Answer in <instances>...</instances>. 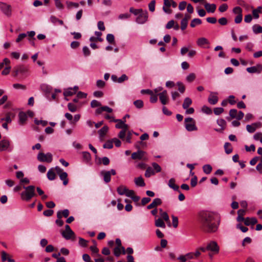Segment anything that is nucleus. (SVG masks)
<instances>
[{"instance_id":"1","label":"nucleus","mask_w":262,"mask_h":262,"mask_svg":"<svg viewBox=\"0 0 262 262\" xmlns=\"http://www.w3.org/2000/svg\"><path fill=\"white\" fill-rule=\"evenodd\" d=\"M221 216L216 212H205L201 215V228L205 232L212 233L217 231Z\"/></svg>"},{"instance_id":"2","label":"nucleus","mask_w":262,"mask_h":262,"mask_svg":"<svg viewBox=\"0 0 262 262\" xmlns=\"http://www.w3.org/2000/svg\"><path fill=\"white\" fill-rule=\"evenodd\" d=\"M132 14L135 16L134 19L138 24H143L147 21L148 15L147 11L142 9H132Z\"/></svg>"},{"instance_id":"3","label":"nucleus","mask_w":262,"mask_h":262,"mask_svg":"<svg viewBox=\"0 0 262 262\" xmlns=\"http://www.w3.org/2000/svg\"><path fill=\"white\" fill-rule=\"evenodd\" d=\"M28 68L24 65H18L13 69L12 76L17 78L19 80L24 79L28 76Z\"/></svg>"},{"instance_id":"4","label":"nucleus","mask_w":262,"mask_h":262,"mask_svg":"<svg viewBox=\"0 0 262 262\" xmlns=\"http://www.w3.org/2000/svg\"><path fill=\"white\" fill-rule=\"evenodd\" d=\"M25 190L20 193L21 199L25 201H29L33 197L36 195L35 190V187L33 185L28 186H23Z\"/></svg>"},{"instance_id":"5","label":"nucleus","mask_w":262,"mask_h":262,"mask_svg":"<svg viewBox=\"0 0 262 262\" xmlns=\"http://www.w3.org/2000/svg\"><path fill=\"white\" fill-rule=\"evenodd\" d=\"M185 128L187 130L192 132L197 130L198 128L195 125V121L192 118L188 117L185 119Z\"/></svg>"},{"instance_id":"6","label":"nucleus","mask_w":262,"mask_h":262,"mask_svg":"<svg viewBox=\"0 0 262 262\" xmlns=\"http://www.w3.org/2000/svg\"><path fill=\"white\" fill-rule=\"evenodd\" d=\"M37 160L41 162L51 163L53 160L52 155L48 152L45 154L42 152H40L37 155Z\"/></svg>"},{"instance_id":"7","label":"nucleus","mask_w":262,"mask_h":262,"mask_svg":"<svg viewBox=\"0 0 262 262\" xmlns=\"http://www.w3.org/2000/svg\"><path fill=\"white\" fill-rule=\"evenodd\" d=\"M55 170L56 173L59 175L60 179L63 181V184L67 185L68 183L69 180L68 179V173L63 171L59 166H56Z\"/></svg>"},{"instance_id":"8","label":"nucleus","mask_w":262,"mask_h":262,"mask_svg":"<svg viewBox=\"0 0 262 262\" xmlns=\"http://www.w3.org/2000/svg\"><path fill=\"white\" fill-rule=\"evenodd\" d=\"M132 159H138L146 161L148 160V158L145 151L138 150L137 152L132 153Z\"/></svg>"},{"instance_id":"9","label":"nucleus","mask_w":262,"mask_h":262,"mask_svg":"<svg viewBox=\"0 0 262 262\" xmlns=\"http://www.w3.org/2000/svg\"><path fill=\"white\" fill-rule=\"evenodd\" d=\"M128 130V128H124L122 129L118 134V137L121 139L123 141H125L127 143H130L131 142V132L130 131H128L127 136L126 137V132Z\"/></svg>"},{"instance_id":"10","label":"nucleus","mask_w":262,"mask_h":262,"mask_svg":"<svg viewBox=\"0 0 262 262\" xmlns=\"http://www.w3.org/2000/svg\"><path fill=\"white\" fill-rule=\"evenodd\" d=\"M100 174L103 177V180L106 183H108L111 181V175H115L116 174L115 169H111L110 171L102 170L101 171Z\"/></svg>"},{"instance_id":"11","label":"nucleus","mask_w":262,"mask_h":262,"mask_svg":"<svg viewBox=\"0 0 262 262\" xmlns=\"http://www.w3.org/2000/svg\"><path fill=\"white\" fill-rule=\"evenodd\" d=\"M117 191L119 195H124L127 197L131 198V190L128 189L124 185L119 186L117 189Z\"/></svg>"},{"instance_id":"12","label":"nucleus","mask_w":262,"mask_h":262,"mask_svg":"<svg viewBox=\"0 0 262 262\" xmlns=\"http://www.w3.org/2000/svg\"><path fill=\"white\" fill-rule=\"evenodd\" d=\"M207 250L211 251L216 254L219 252L220 248L217 243L215 241L210 242L207 246Z\"/></svg>"},{"instance_id":"13","label":"nucleus","mask_w":262,"mask_h":262,"mask_svg":"<svg viewBox=\"0 0 262 262\" xmlns=\"http://www.w3.org/2000/svg\"><path fill=\"white\" fill-rule=\"evenodd\" d=\"M0 10L8 16L11 15V7L9 5L0 2Z\"/></svg>"},{"instance_id":"14","label":"nucleus","mask_w":262,"mask_h":262,"mask_svg":"<svg viewBox=\"0 0 262 262\" xmlns=\"http://www.w3.org/2000/svg\"><path fill=\"white\" fill-rule=\"evenodd\" d=\"M112 121L117 123L115 125V127L117 128H120L122 129L124 128H129V126L125 124V120L123 121L121 119H116L113 118Z\"/></svg>"},{"instance_id":"15","label":"nucleus","mask_w":262,"mask_h":262,"mask_svg":"<svg viewBox=\"0 0 262 262\" xmlns=\"http://www.w3.org/2000/svg\"><path fill=\"white\" fill-rule=\"evenodd\" d=\"M158 95L159 96V99L163 105H165L168 103V97L167 92L166 90H164L159 93Z\"/></svg>"},{"instance_id":"16","label":"nucleus","mask_w":262,"mask_h":262,"mask_svg":"<svg viewBox=\"0 0 262 262\" xmlns=\"http://www.w3.org/2000/svg\"><path fill=\"white\" fill-rule=\"evenodd\" d=\"M246 70L250 73H260L262 71V66L260 64H257L256 66L247 68Z\"/></svg>"},{"instance_id":"17","label":"nucleus","mask_w":262,"mask_h":262,"mask_svg":"<svg viewBox=\"0 0 262 262\" xmlns=\"http://www.w3.org/2000/svg\"><path fill=\"white\" fill-rule=\"evenodd\" d=\"M10 145V141L7 139H3L0 141V151L8 149Z\"/></svg>"},{"instance_id":"18","label":"nucleus","mask_w":262,"mask_h":262,"mask_svg":"<svg viewBox=\"0 0 262 262\" xmlns=\"http://www.w3.org/2000/svg\"><path fill=\"white\" fill-rule=\"evenodd\" d=\"M127 253V250H125L124 247H115L114 249V254L116 257H119L121 254H125Z\"/></svg>"},{"instance_id":"19","label":"nucleus","mask_w":262,"mask_h":262,"mask_svg":"<svg viewBox=\"0 0 262 262\" xmlns=\"http://www.w3.org/2000/svg\"><path fill=\"white\" fill-rule=\"evenodd\" d=\"M208 101L209 103L211 104H215L218 101L217 93H211L209 96Z\"/></svg>"},{"instance_id":"20","label":"nucleus","mask_w":262,"mask_h":262,"mask_svg":"<svg viewBox=\"0 0 262 262\" xmlns=\"http://www.w3.org/2000/svg\"><path fill=\"white\" fill-rule=\"evenodd\" d=\"M61 234L67 240L75 238V234L72 230L70 231L61 232Z\"/></svg>"},{"instance_id":"21","label":"nucleus","mask_w":262,"mask_h":262,"mask_svg":"<svg viewBox=\"0 0 262 262\" xmlns=\"http://www.w3.org/2000/svg\"><path fill=\"white\" fill-rule=\"evenodd\" d=\"M168 186L173 189L175 191L180 192L179 187L178 185L176 184V180L174 178H171L168 183Z\"/></svg>"},{"instance_id":"22","label":"nucleus","mask_w":262,"mask_h":262,"mask_svg":"<svg viewBox=\"0 0 262 262\" xmlns=\"http://www.w3.org/2000/svg\"><path fill=\"white\" fill-rule=\"evenodd\" d=\"M162 204V201L159 198H156V199H155L152 203L151 204H150L149 205H148L147 207V208L148 209H152V208H154L156 207H157V206L158 205H160Z\"/></svg>"},{"instance_id":"23","label":"nucleus","mask_w":262,"mask_h":262,"mask_svg":"<svg viewBox=\"0 0 262 262\" xmlns=\"http://www.w3.org/2000/svg\"><path fill=\"white\" fill-rule=\"evenodd\" d=\"M204 7L208 12L213 13L216 10V6L215 4L206 3L204 4Z\"/></svg>"},{"instance_id":"24","label":"nucleus","mask_w":262,"mask_h":262,"mask_svg":"<svg viewBox=\"0 0 262 262\" xmlns=\"http://www.w3.org/2000/svg\"><path fill=\"white\" fill-rule=\"evenodd\" d=\"M70 212L68 209L58 211L57 213V217L61 219L62 217H67L69 215Z\"/></svg>"},{"instance_id":"25","label":"nucleus","mask_w":262,"mask_h":262,"mask_svg":"<svg viewBox=\"0 0 262 262\" xmlns=\"http://www.w3.org/2000/svg\"><path fill=\"white\" fill-rule=\"evenodd\" d=\"M257 223V220L255 217H246L245 218V225L249 226L254 225Z\"/></svg>"},{"instance_id":"26","label":"nucleus","mask_w":262,"mask_h":262,"mask_svg":"<svg viewBox=\"0 0 262 262\" xmlns=\"http://www.w3.org/2000/svg\"><path fill=\"white\" fill-rule=\"evenodd\" d=\"M18 116L19 124L20 125H24L27 119V114L23 112H21L19 113Z\"/></svg>"},{"instance_id":"27","label":"nucleus","mask_w":262,"mask_h":262,"mask_svg":"<svg viewBox=\"0 0 262 262\" xmlns=\"http://www.w3.org/2000/svg\"><path fill=\"white\" fill-rule=\"evenodd\" d=\"M196 43L198 46L202 47L205 45L209 44V42L207 38L205 37H201L197 40Z\"/></svg>"},{"instance_id":"28","label":"nucleus","mask_w":262,"mask_h":262,"mask_svg":"<svg viewBox=\"0 0 262 262\" xmlns=\"http://www.w3.org/2000/svg\"><path fill=\"white\" fill-rule=\"evenodd\" d=\"M108 130V127L107 126H104L98 130V134L101 139L103 138Z\"/></svg>"},{"instance_id":"29","label":"nucleus","mask_w":262,"mask_h":262,"mask_svg":"<svg viewBox=\"0 0 262 262\" xmlns=\"http://www.w3.org/2000/svg\"><path fill=\"white\" fill-rule=\"evenodd\" d=\"M47 177L49 180L53 181L56 178L55 173L54 171L53 168H51L47 172Z\"/></svg>"},{"instance_id":"30","label":"nucleus","mask_w":262,"mask_h":262,"mask_svg":"<svg viewBox=\"0 0 262 262\" xmlns=\"http://www.w3.org/2000/svg\"><path fill=\"white\" fill-rule=\"evenodd\" d=\"M155 226L158 227H161L165 228L166 227L165 224L164 223L163 220L161 218H159L155 220Z\"/></svg>"},{"instance_id":"31","label":"nucleus","mask_w":262,"mask_h":262,"mask_svg":"<svg viewBox=\"0 0 262 262\" xmlns=\"http://www.w3.org/2000/svg\"><path fill=\"white\" fill-rule=\"evenodd\" d=\"M192 104V100L189 97H186L183 103V108L184 109H187Z\"/></svg>"},{"instance_id":"32","label":"nucleus","mask_w":262,"mask_h":262,"mask_svg":"<svg viewBox=\"0 0 262 262\" xmlns=\"http://www.w3.org/2000/svg\"><path fill=\"white\" fill-rule=\"evenodd\" d=\"M135 183L137 186L140 187H143L145 185L143 179L141 177L136 178L135 179Z\"/></svg>"},{"instance_id":"33","label":"nucleus","mask_w":262,"mask_h":262,"mask_svg":"<svg viewBox=\"0 0 262 262\" xmlns=\"http://www.w3.org/2000/svg\"><path fill=\"white\" fill-rule=\"evenodd\" d=\"M155 174V170L151 167H148L146 168L145 173V176L147 178L150 177L152 175H154Z\"/></svg>"},{"instance_id":"34","label":"nucleus","mask_w":262,"mask_h":262,"mask_svg":"<svg viewBox=\"0 0 262 262\" xmlns=\"http://www.w3.org/2000/svg\"><path fill=\"white\" fill-rule=\"evenodd\" d=\"M75 94V91H73V88H69L68 89L64 90L63 92V95L66 97L68 96H71Z\"/></svg>"},{"instance_id":"35","label":"nucleus","mask_w":262,"mask_h":262,"mask_svg":"<svg viewBox=\"0 0 262 262\" xmlns=\"http://www.w3.org/2000/svg\"><path fill=\"white\" fill-rule=\"evenodd\" d=\"M256 127V124L253 123L251 125H247L246 126V129L249 133H252L255 131Z\"/></svg>"},{"instance_id":"36","label":"nucleus","mask_w":262,"mask_h":262,"mask_svg":"<svg viewBox=\"0 0 262 262\" xmlns=\"http://www.w3.org/2000/svg\"><path fill=\"white\" fill-rule=\"evenodd\" d=\"M50 20L54 24H56L57 23L60 25H62L63 24V21L62 20L59 19L55 16H51L50 17Z\"/></svg>"},{"instance_id":"37","label":"nucleus","mask_w":262,"mask_h":262,"mask_svg":"<svg viewBox=\"0 0 262 262\" xmlns=\"http://www.w3.org/2000/svg\"><path fill=\"white\" fill-rule=\"evenodd\" d=\"M202 23V20L199 18L193 19L190 23V27L192 28L195 27L198 25H200Z\"/></svg>"},{"instance_id":"38","label":"nucleus","mask_w":262,"mask_h":262,"mask_svg":"<svg viewBox=\"0 0 262 262\" xmlns=\"http://www.w3.org/2000/svg\"><path fill=\"white\" fill-rule=\"evenodd\" d=\"M217 124L221 126V129L224 130L225 128L226 125V122L223 119H220L217 120Z\"/></svg>"},{"instance_id":"39","label":"nucleus","mask_w":262,"mask_h":262,"mask_svg":"<svg viewBox=\"0 0 262 262\" xmlns=\"http://www.w3.org/2000/svg\"><path fill=\"white\" fill-rule=\"evenodd\" d=\"M106 40L111 44L114 45L115 43V37L112 34H108L106 35Z\"/></svg>"},{"instance_id":"40","label":"nucleus","mask_w":262,"mask_h":262,"mask_svg":"<svg viewBox=\"0 0 262 262\" xmlns=\"http://www.w3.org/2000/svg\"><path fill=\"white\" fill-rule=\"evenodd\" d=\"M134 104L136 108L138 109L142 108L143 107L144 103L141 100H137L134 102Z\"/></svg>"},{"instance_id":"41","label":"nucleus","mask_w":262,"mask_h":262,"mask_svg":"<svg viewBox=\"0 0 262 262\" xmlns=\"http://www.w3.org/2000/svg\"><path fill=\"white\" fill-rule=\"evenodd\" d=\"M203 171L208 174L211 172L212 168L210 165L206 164L203 166Z\"/></svg>"},{"instance_id":"42","label":"nucleus","mask_w":262,"mask_h":262,"mask_svg":"<svg viewBox=\"0 0 262 262\" xmlns=\"http://www.w3.org/2000/svg\"><path fill=\"white\" fill-rule=\"evenodd\" d=\"M225 152L227 154H230L232 151V148L231 147L230 143L226 142L224 145Z\"/></svg>"},{"instance_id":"43","label":"nucleus","mask_w":262,"mask_h":262,"mask_svg":"<svg viewBox=\"0 0 262 262\" xmlns=\"http://www.w3.org/2000/svg\"><path fill=\"white\" fill-rule=\"evenodd\" d=\"M253 31L255 34L262 33V27L258 25H255L253 26Z\"/></svg>"},{"instance_id":"44","label":"nucleus","mask_w":262,"mask_h":262,"mask_svg":"<svg viewBox=\"0 0 262 262\" xmlns=\"http://www.w3.org/2000/svg\"><path fill=\"white\" fill-rule=\"evenodd\" d=\"M82 156L83 159L86 162H88L90 161L91 156V154L88 151H83L82 152Z\"/></svg>"},{"instance_id":"45","label":"nucleus","mask_w":262,"mask_h":262,"mask_svg":"<svg viewBox=\"0 0 262 262\" xmlns=\"http://www.w3.org/2000/svg\"><path fill=\"white\" fill-rule=\"evenodd\" d=\"M195 77H196L195 74L194 73H190L186 77V80L188 82H191L194 80V79H195Z\"/></svg>"},{"instance_id":"46","label":"nucleus","mask_w":262,"mask_h":262,"mask_svg":"<svg viewBox=\"0 0 262 262\" xmlns=\"http://www.w3.org/2000/svg\"><path fill=\"white\" fill-rule=\"evenodd\" d=\"M68 108L69 110L72 112H75L77 111V106L72 103H69L68 104Z\"/></svg>"},{"instance_id":"47","label":"nucleus","mask_w":262,"mask_h":262,"mask_svg":"<svg viewBox=\"0 0 262 262\" xmlns=\"http://www.w3.org/2000/svg\"><path fill=\"white\" fill-rule=\"evenodd\" d=\"M103 147L104 148L111 149L113 147V141L111 140H107L105 144H103Z\"/></svg>"},{"instance_id":"48","label":"nucleus","mask_w":262,"mask_h":262,"mask_svg":"<svg viewBox=\"0 0 262 262\" xmlns=\"http://www.w3.org/2000/svg\"><path fill=\"white\" fill-rule=\"evenodd\" d=\"M10 60L8 58H4V59L3 60V61L2 62L0 63V70L2 68H3V67H4V65L8 66V65L10 64Z\"/></svg>"},{"instance_id":"49","label":"nucleus","mask_w":262,"mask_h":262,"mask_svg":"<svg viewBox=\"0 0 262 262\" xmlns=\"http://www.w3.org/2000/svg\"><path fill=\"white\" fill-rule=\"evenodd\" d=\"M101 106V104L100 102L96 100H93L91 102V106L92 108L100 107Z\"/></svg>"},{"instance_id":"50","label":"nucleus","mask_w":262,"mask_h":262,"mask_svg":"<svg viewBox=\"0 0 262 262\" xmlns=\"http://www.w3.org/2000/svg\"><path fill=\"white\" fill-rule=\"evenodd\" d=\"M34 123L36 125L41 124L43 126H46L48 124V123L47 121H45V120H38L36 119H35L34 120Z\"/></svg>"},{"instance_id":"51","label":"nucleus","mask_w":262,"mask_h":262,"mask_svg":"<svg viewBox=\"0 0 262 262\" xmlns=\"http://www.w3.org/2000/svg\"><path fill=\"white\" fill-rule=\"evenodd\" d=\"M233 13L235 14H237V15H241L242 14V9L238 6L235 7L233 9Z\"/></svg>"},{"instance_id":"52","label":"nucleus","mask_w":262,"mask_h":262,"mask_svg":"<svg viewBox=\"0 0 262 262\" xmlns=\"http://www.w3.org/2000/svg\"><path fill=\"white\" fill-rule=\"evenodd\" d=\"M82 51L84 56L87 57L91 55V51L88 47L84 46L82 49Z\"/></svg>"},{"instance_id":"53","label":"nucleus","mask_w":262,"mask_h":262,"mask_svg":"<svg viewBox=\"0 0 262 262\" xmlns=\"http://www.w3.org/2000/svg\"><path fill=\"white\" fill-rule=\"evenodd\" d=\"M155 4H156L155 1V0H152L148 4L149 10L151 12H154L155 11Z\"/></svg>"},{"instance_id":"54","label":"nucleus","mask_w":262,"mask_h":262,"mask_svg":"<svg viewBox=\"0 0 262 262\" xmlns=\"http://www.w3.org/2000/svg\"><path fill=\"white\" fill-rule=\"evenodd\" d=\"M93 242L94 244H95V245L91 246L90 249L93 253L97 254L99 252V249L96 246V241L95 240H94Z\"/></svg>"},{"instance_id":"55","label":"nucleus","mask_w":262,"mask_h":262,"mask_svg":"<svg viewBox=\"0 0 262 262\" xmlns=\"http://www.w3.org/2000/svg\"><path fill=\"white\" fill-rule=\"evenodd\" d=\"M152 166L155 172H159L161 170V168L159 164L156 163H152Z\"/></svg>"},{"instance_id":"56","label":"nucleus","mask_w":262,"mask_h":262,"mask_svg":"<svg viewBox=\"0 0 262 262\" xmlns=\"http://www.w3.org/2000/svg\"><path fill=\"white\" fill-rule=\"evenodd\" d=\"M236 228L240 229L243 232H246L248 230V228L246 227L243 226L241 224L236 225Z\"/></svg>"},{"instance_id":"57","label":"nucleus","mask_w":262,"mask_h":262,"mask_svg":"<svg viewBox=\"0 0 262 262\" xmlns=\"http://www.w3.org/2000/svg\"><path fill=\"white\" fill-rule=\"evenodd\" d=\"M136 167L141 169H144L146 168V164L143 162H136Z\"/></svg>"},{"instance_id":"58","label":"nucleus","mask_w":262,"mask_h":262,"mask_svg":"<svg viewBox=\"0 0 262 262\" xmlns=\"http://www.w3.org/2000/svg\"><path fill=\"white\" fill-rule=\"evenodd\" d=\"M177 85L179 87V91L182 93H184L185 90V88L183 84L181 82H177Z\"/></svg>"},{"instance_id":"59","label":"nucleus","mask_w":262,"mask_h":262,"mask_svg":"<svg viewBox=\"0 0 262 262\" xmlns=\"http://www.w3.org/2000/svg\"><path fill=\"white\" fill-rule=\"evenodd\" d=\"M27 36V34L25 33H21L19 34L17 38L16 39V42L18 43L20 42L23 39H24Z\"/></svg>"},{"instance_id":"60","label":"nucleus","mask_w":262,"mask_h":262,"mask_svg":"<svg viewBox=\"0 0 262 262\" xmlns=\"http://www.w3.org/2000/svg\"><path fill=\"white\" fill-rule=\"evenodd\" d=\"M228 8V6L226 4H223L219 7V10L221 12H224L227 10Z\"/></svg>"},{"instance_id":"61","label":"nucleus","mask_w":262,"mask_h":262,"mask_svg":"<svg viewBox=\"0 0 262 262\" xmlns=\"http://www.w3.org/2000/svg\"><path fill=\"white\" fill-rule=\"evenodd\" d=\"M202 111L207 114H210L212 113L211 109L207 106H203Z\"/></svg>"},{"instance_id":"62","label":"nucleus","mask_w":262,"mask_h":262,"mask_svg":"<svg viewBox=\"0 0 262 262\" xmlns=\"http://www.w3.org/2000/svg\"><path fill=\"white\" fill-rule=\"evenodd\" d=\"M1 256L2 261H5L9 257V255L4 251L1 252Z\"/></svg>"},{"instance_id":"63","label":"nucleus","mask_w":262,"mask_h":262,"mask_svg":"<svg viewBox=\"0 0 262 262\" xmlns=\"http://www.w3.org/2000/svg\"><path fill=\"white\" fill-rule=\"evenodd\" d=\"M55 4L56 7L59 9H63L64 6L60 0H55Z\"/></svg>"},{"instance_id":"64","label":"nucleus","mask_w":262,"mask_h":262,"mask_svg":"<svg viewBox=\"0 0 262 262\" xmlns=\"http://www.w3.org/2000/svg\"><path fill=\"white\" fill-rule=\"evenodd\" d=\"M219 24L221 25L225 26L228 23L227 19L226 17H222L218 20Z\"/></svg>"}]
</instances>
